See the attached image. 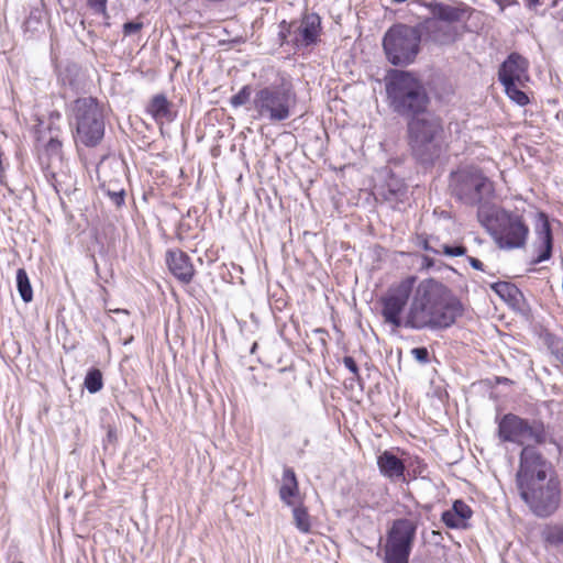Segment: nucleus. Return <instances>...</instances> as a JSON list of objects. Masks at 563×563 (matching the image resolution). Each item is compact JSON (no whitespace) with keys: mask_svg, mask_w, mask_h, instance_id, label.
<instances>
[{"mask_svg":"<svg viewBox=\"0 0 563 563\" xmlns=\"http://www.w3.org/2000/svg\"><path fill=\"white\" fill-rule=\"evenodd\" d=\"M516 485L520 498L538 518L553 516L562 501L561 483L550 462L532 445L520 453Z\"/></svg>","mask_w":563,"mask_h":563,"instance_id":"obj_1","label":"nucleus"},{"mask_svg":"<svg viewBox=\"0 0 563 563\" xmlns=\"http://www.w3.org/2000/svg\"><path fill=\"white\" fill-rule=\"evenodd\" d=\"M462 302L442 283L429 278L411 294L405 328L415 330L446 329L463 314Z\"/></svg>","mask_w":563,"mask_h":563,"instance_id":"obj_2","label":"nucleus"},{"mask_svg":"<svg viewBox=\"0 0 563 563\" xmlns=\"http://www.w3.org/2000/svg\"><path fill=\"white\" fill-rule=\"evenodd\" d=\"M297 104V93L291 78L282 71L275 79L255 89L250 110L257 121L276 124L288 120Z\"/></svg>","mask_w":563,"mask_h":563,"instance_id":"obj_3","label":"nucleus"},{"mask_svg":"<svg viewBox=\"0 0 563 563\" xmlns=\"http://www.w3.org/2000/svg\"><path fill=\"white\" fill-rule=\"evenodd\" d=\"M388 102L394 112L406 118H420L426 112L430 98L427 89L413 74L390 69L385 77Z\"/></svg>","mask_w":563,"mask_h":563,"instance_id":"obj_4","label":"nucleus"},{"mask_svg":"<svg viewBox=\"0 0 563 563\" xmlns=\"http://www.w3.org/2000/svg\"><path fill=\"white\" fill-rule=\"evenodd\" d=\"M408 139L413 157L422 165H433L448 147L441 120L430 114L408 122Z\"/></svg>","mask_w":563,"mask_h":563,"instance_id":"obj_5","label":"nucleus"},{"mask_svg":"<svg viewBox=\"0 0 563 563\" xmlns=\"http://www.w3.org/2000/svg\"><path fill=\"white\" fill-rule=\"evenodd\" d=\"M76 125V140L88 147L97 146L104 135V117L96 98H77L70 104Z\"/></svg>","mask_w":563,"mask_h":563,"instance_id":"obj_6","label":"nucleus"},{"mask_svg":"<svg viewBox=\"0 0 563 563\" xmlns=\"http://www.w3.org/2000/svg\"><path fill=\"white\" fill-rule=\"evenodd\" d=\"M421 35L418 26L404 23L391 25L383 37L387 60L395 66L412 64L420 52Z\"/></svg>","mask_w":563,"mask_h":563,"instance_id":"obj_7","label":"nucleus"},{"mask_svg":"<svg viewBox=\"0 0 563 563\" xmlns=\"http://www.w3.org/2000/svg\"><path fill=\"white\" fill-rule=\"evenodd\" d=\"M498 435L504 442H512L519 445L526 443L543 444L550 442L556 444L541 420L531 421L514 413L505 415L498 423Z\"/></svg>","mask_w":563,"mask_h":563,"instance_id":"obj_8","label":"nucleus"},{"mask_svg":"<svg viewBox=\"0 0 563 563\" xmlns=\"http://www.w3.org/2000/svg\"><path fill=\"white\" fill-rule=\"evenodd\" d=\"M450 189L464 205L476 206L493 191V185L481 169L471 166L451 173Z\"/></svg>","mask_w":563,"mask_h":563,"instance_id":"obj_9","label":"nucleus"},{"mask_svg":"<svg viewBox=\"0 0 563 563\" xmlns=\"http://www.w3.org/2000/svg\"><path fill=\"white\" fill-rule=\"evenodd\" d=\"M489 233L503 250L520 249L526 245L529 228L519 214L498 210L490 219Z\"/></svg>","mask_w":563,"mask_h":563,"instance_id":"obj_10","label":"nucleus"},{"mask_svg":"<svg viewBox=\"0 0 563 563\" xmlns=\"http://www.w3.org/2000/svg\"><path fill=\"white\" fill-rule=\"evenodd\" d=\"M416 532V522L406 518L396 519L387 532L384 563H409Z\"/></svg>","mask_w":563,"mask_h":563,"instance_id":"obj_11","label":"nucleus"},{"mask_svg":"<svg viewBox=\"0 0 563 563\" xmlns=\"http://www.w3.org/2000/svg\"><path fill=\"white\" fill-rule=\"evenodd\" d=\"M416 280L415 276H408L398 284L390 286L380 298L384 321L393 325L394 329L405 327L401 313L408 305Z\"/></svg>","mask_w":563,"mask_h":563,"instance_id":"obj_12","label":"nucleus"},{"mask_svg":"<svg viewBox=\"0 0 563 563\" xmlns=\"http://www.w3.org/2000/svg\"><path fill=\"white\" fill-rule=\"evenodd\" d=\"M529 62L518 53H511L501 63L498 69V80L503 84H520L526 86L529 81Z\"/></svg>","mask_w":563,"mask_h":563,"instance_id":"obj_13","label":"nucleus"},{"mask_svg":"<svg viewBox=\"0 0 563 563\" xmlns=\"http://www.w3.org/2000/svg\"><path fill=\"white\" fill-rule=\"evenodd\" d=\"M321 32V19L316 13L305 14L300 22H296L294 37L290 42L296 48H306L318 42Z\"/></svg>","mask_w":563,"mask_h":563,"instance_id":"obj_14","label":"nucleus"},{"mask_svg":"<svg viewBox=\"0 0 563 563\" xmlns=\"http://www.w3.org/2000/svg\"><path fill=\"white\" fill-rule=\"evenodd\" d=\"M38 159L47 181L58 191L55 184V168L60 165L63 159L62 142L56 137H51L40 152Z\"/></svg>","mask_w":563,"mask_h":563,"instance_id":"obj_15","label":"nucleus"},{"mask_svg":"<svg viewBox=\"0 0 563 563\" xmlns=\"http://www.w3.org/2000/svg\"><path fill=\"white\" fill-rule=\"evenodd\" d=\"M537 240L534 243V250L538 253L531 263L540 264L548 261L552 256L553 249V235L548 217L544 213L539 214V220L536 227Z\"/></svg>","mask_w":563,"mask_h":563,"instance_id":"obj_16","label":"nucleus"},{"mask_svg":"<svg viewBox=\"0 0 563 563\" xmlns=\"http://www.w3.org/2000/svg\"><path fill=\"white\" fill-rule=\"evenodd\" d=\"M166 264L169 272L181 283L189 284L195 275L190 257L180 250H169L166 253Z\"/></svg>","mask_w":563,"mask_h":563,"instance_id":"obj_17","label":"nucleus"},{"mask_svg":"<svg viewBox=\"0 0 563 563\" xmlns=\"http://www.w3.org/2000/svg\"><path fill=\"white\" fill-rule=\"evenodd\" d=\"M430 9L434 19L448 23L460 22L468 18L471 10L465 4L450 5L442 2H431Z\"/></svg>","mask_w":563,"mask_h":563,"instance_id":"obj_18","label":"nucleus"},{"mask_svg":"<svg viewBox=\"0 0 563 563\" xmlns=\"http://www.w3.org/2000/svg\"><path fill=\"white\" fill-rule=\"evenodd\" d=\"M377 466L380 474L391 481L405 478L406 466L404 462L390 451H384L377 456Z\"/></svg>","mask_w":563,"mask_h":563,"instance_id":"obj_19","label":"nucleus"},{"mask_svg":"<svg viewBox=\"0 0 563 563\" xmlns=\"http://www.w3.org/2000/svg\"><path fill=\"white\" fill-rule=\"evenodd\" d=\"M156 123L172 122L175 119L173 104L164 93H157L152 97L145 109Z\"/></svg>","mask_w":563,"mask_h":563,"instance_id":"obj_20","label":"nucleus"},{"mask_svg":"<svg viewBox=\"0 0 563 563\" xmlns=\"http://www.w3.org/2000/svg\"><path fill=\"white\" fill-rule=\"evenodd\" d=\"M299 493L296 474L291 467H285L283 472L279 497L287 506H292V498Z\"/></svg>","mask_w":563,"mask_h":563,"instance_id":"obj_21","label":"nucleus"},{"mask_svg":"<svg viewBox=\"0 0 563 563\" xmlns=\"http://www.w3.org/2000/svg\"><path fill=\"white\" fill-rule=\"evenodd\" d=\"M380 194L386 201L391 205H396L404 201L407 195V189L401 183L395 181L388 184L386 188H383Z\"/></svg>","mask_w":563,"mask_h":563,"instance_id":"obj_22","label":"nucleus"},{"mask_svg":"<svg viewBox=\"0 0 563 563\" xmlns=\"http://www.w3.org/2000/svg\"><path fill=\"white\" fill-rule=\"evenodd\" d=\"M492 289L505 301H517L521 296L519 288L508 282H497L492 285Z\"/></svg>","mask_w":563,"mask_h":563,"instance_id":"obj_23","label":"nucleus"},{"mask_svg":"<svg viewBox=\"0 0 563 563\" xmlns=\"http://www.w3.org/2000/svg\"><path fill=\"white\" fill-rule=\"evenodd\" d=\"M16 287L18 291L21 296V299L24 302H30L33 299V290L27 276V273L24 268H19L16 271Z\"/></svg>","mask_w":563,"mask_h":563,"instance_id":"obj_24","label":"nucleus"},{"mask_svg":"<svg viewBox=\"0 0 563 563\" xmlns=\"http://www.w3.org/2000/svg\"><path fill=\"white\" fill-rule=\"evenodd\" d=\"M294 523L302 533H309L311 530L310 516L302 506H296L292 509Z\"/></svg>","mask_w":563,"mask_h":563,"instance_id":"obj_25","label":"nucleus"},{"mask_svg":"<svg viewBox=\"0 0 563 563\" xmlns=\"http://www.w3.org/2000/svg\"><path fill=\"white\" fill-rule=\"evenodd\" d=\"M84 385L90 394H96L101 390L103 386L102 373L98 368H91L86 377Z\"/></svg>","mask_w":563,"mask_h":563,"instance_id":"obj_26","label":"nucleus"},{"mask_svg":"<svg viewBox=\"0 0 563 563\" xmlns=\"http://www.w3.org/2000/svg\"><path fill=\"white\" fill-rule=\"evenodd\" d=\"M542 538L547 543L553 545L563 544V526L549 525L542 531Z\"/></svg>","mask_w":563,"mask_h":563,"instance_id":"obj_27","label":"nucleus"},{"mask_svg":"<svg viewBox=\"0 0 563 563\" xmlns=\"http://www.w3.org/2000/svg\"><path fill=\"white\" fill-rule=\"evenodd\" d=\"M506 95L519 106L529 103L528 96L520 89V84H503Z\"/></svg>","mask_w":563,"mask_h":563,"instance_id":"obj_28","label":"nucleus"},{"mask_svg":"<svg viewBox=\"0 0 563 563\" xmlns=\"http://www.w3.org/2000/svg\"><path fill=\"white\" fill-rule=\"evenodd\" d=\"M252 89L250 85L243 86L238 93L231 97L230 104L233 108H239L245 106L246 103H251Z\"/></svg>","mask_w":563,"mask_h":563,"instance_id":"obj_29","label":"nucleus"},{"mask_svg":"<svg viewBox=\"0 0 563 563\" xmlns=\"http://www.w3.org/2000/svg\"><path fill=\"white\" fill-rule=\"evenodd\" d=\"M548 346L551 354L561 363H563V339L555 335L548 336Z\"/></svg>","mask_w":563,"mask_h":563,"instance_id":"obj_30","label":"nucleus"},{"mask_svg":"<svg viewBox=\"0 0 563 563\" xmlns=\"http://www.w3.org/2000/svg\"><path fill=\"white\" fill-rule=\"evenodd\" d=\"M452 511L461 519L463 523L473 515L471 507L463 500H455L452 506Z\"/></svg>","mask_w":563,"mask_h":563,"instance_id":"obj_31","label":"nucleus"},{"mask_svg":"<svg viewBox=\"0 0 563 563\" xmlns=\"http://www.w3.org/2000/svg\"><path fill=\"white\" fill-rule=\"evenodd\" d=\"M295 26L296 21L288 23L287 21L284 20L279 23L278 37L280 40L282 45L291 43L290 40H288V37H294Z\"/></svg>","mask_w":563,"mask_h":563,"instance_id":"obj_32","label":"nucleus"},{"mask_svg":"<svg viewBox=\"0 0 563 563\" xmlns=\"http://www.w3.org/2000/svg\"><path fill=\"white\" fill-rule=\"evenodd\" d=\"M107 2L108 0H87V5L93 14L101 15L108 20L109 13L107 10Z\"/></svg>","mask_w":563,"mask_h":563,"instance_id":"obj_33","label":"nucleus"},{"mask_svg":"<svg viewBox=\"0 0 563 563\" xmlns=\"http://www.w3.org/2000/svg\"><path fill=\"white\" fill-rule=\"evenodd\" d=\"M441 519L446 527L452 528V529H459V528L465 527V523H463L461 521V519L456 517V515L452 511V509L445 510L442 514Z\"/></svg>","mask_w":563,"mask_h":563,"instance_id":"obj_34","label":"nucleus"},{"mask_svg":"<svg viewBox=\"0 0 563 563\" xmlns=\"http://www.w3.org/2000/svg\"><path fill=\"white\" fill-rule=\"evenodd\" d=\"M107 196L110 198L112 203L120 208L125 203V190L119 189V190H107Z\"/></svg>","mask_w":563,"mask_h":563,"instance_id":"obj_35","label":"nucleus"},{"mask_svg":"<svg viewBox=\"0 0 563 563\" xmlns=\"http://www.w3.org/2000/svg\"><path fill=\"white\" fill-rule=\"evenodd\" d=\"M123 34L124 36H130L140 32L143 29V22L140 21H131L123 24Z\"/></svg>","mask_w":563,"mask_h":563,"instance_id":"obj_36","label":"nucleus"},{"mask_svg":"<svg viewBox=\"0 0 563 563\" xmlns=\"http://www.w3.org/2000/svg\"><path fill=\"white\" fill-rule=\"evenodd\" d=\"M466 252L463 245H443V253L448 256H462Z\"/></svg>","mask_w":563,"mask_h":563,"instance_id":"obj_37","label":"nucleus"},{"mask_svg":"<svg viewBox=\"0 0 563 563\" xmlns=\"http://www.w3.org/2000/svg\"><path fill=\"white\" fill-rule=\"evenodd\" d=\"M343 364L357 379L360 378L357 364L352 356H344Z\"/></svg>","mask_w":563,"mask_h":563,"instance_id":"obj_38","label":"nucleus"},{"mask_svg":"<svg viewBox=\"0 0 563 563\" xmlns=\"http://www.w3.org/2000/svg\"><path fill=\"white\" fill-rule=\"evenodd\" d=\"M411 353L413 357L421 363H427L429 361V352L426 347H415Z\"/></svg>","mask_w":563,"mask_h":563,"instance_id":"obj_39","label":"nucleus"},{"mask_svg":"<svg viewBox=\"0 0 563 563\" xmlns=\"http://www.w3.org/2000/svg\"><path fill=\"white\" fill-rule=\"evenodd\" d=\"M65 89H64V97H68V90H71L73 92L77 93L81 89V85L77 79H69L68 86L64 81Z\"/></svg>","mask_w":563,"mask_h":563,"instance_id":"obj_40","label":"nucleus"},{"mask_svg":"<svg viewBox=\"0 0 563 563\" xmlns=\"http://www.w3.org/2000/svg\"><path fill=\"white\" fill-rule=\"evenodd\" d=\"M467 261L474 269L482 272L484 271V264L479 260L470 256Z\"/></svg>","mask_w":563,"mask_h":563,"instance_id":"obj_41","label":"nucleus"},{"mask_svg":"<svg viewBox=\"0 0 563 563\" xmlns=\"http://www.w3.org/2000/svg\"><path fill=\"white\" fill-rule=\"evenodd\" d=\"M313 333L320 335L321 343L323 345H325L327 342H325V338L324 336L328 335V331L325 329H323V328H317V329L313 330Z\"/></svg>","mask_w":563,"mask_h":563,"instance_id":"obj_42","label":"nucleus"},{"mask_svg":"<svg viewBox=\"0 0 563 563\" xmlns=\"http://www.w3.org/2000/svg\"><path fill=\"white\" fill-rule=\"evenodd\" d=\"M432 265H433V260L428 257V256H423V258H422V267L429 268Z\"/></svg>","mask_w":563,"mask_h":563,"instance_id":"obj_43","label":"nucleus"},{"mask_svg":"<svg viewBox=\"0 0 563 563\" xmlns=\"http://www.w3.org/2000/svg\"><path fill=\"white\" fill-rule=\"evenodd\" d=\"M423 249L426 251H429V252H433V253H439L438 250L433 249L430 244H429V241H424L423 243Z\"/></svg>","mask_w":563,"mask_h":563,"instance_id":"obj_44","label":"nucleus"},{"mask_svg":"<svg viewBox=\"0 0 563 563\" xmlns=\"http://www.w3.org/2000/svg\"><path fill=\"white\" fill-rule=\"evenodd\" d=\"M107 438L109 441L115 440V438H117L115 431L113 429H109V431L107 433Z\"/></svg>","mask_w":563,"mask_h":563,"instance_id":"obj_45","label":"nucleus"},{"mask_svg":"<svg viewBox=\"0 0 563 563\" xmlns=\"http://www.w3.org/2000/svg\"><path fill=\"white\" fill-rule=\"evenodd\" d=\"M527 1V7L529 8H536L537 5L540 4V0H526Z\"/></svg>","mask_w":563,"mask_h":563,"instance_id":"obj_46","label":"nucleus"},{"mask_svg":"<svg viewBox=\"0 0 563 563\" xmlns=\"http://www.w3.org/2000/svg\"><path fill=\"white\" fill-rule=\"evenodd\" d=\"M112 312L114 313H122V314H129V311L125 310V309H114V310H111Z\"/></svg>","mask_w":563,"mask_h":563,"instance_id":"obj_47","label":"nucleus"},{"mask_svg":"<svg viewBox=\"0 0 563 563\" xmlns=\"http://www.w3.org/2000/svg\"><path fill=\"white\" fill-rule=\"evenodd\" d=\"M256 349H257V343L255 342V343H253V345L251 347V353L252 354L255 353Z\"/></svg>","mask_w":563,"mask_h":563,"instance_id":"obj_48","label":"nucleus"},{"mask_svg":"<svg viewBox=\"0 0 563 563\" xmlns=\"http://www.w3.org/2000/svg\"><path fill=\"white\" fill-rule=\"evenodd\" d=\"M446 41H452V37L451 36H448L446 40H444L443 42H446Z\"/></svg>","mask_w":563,"mask_h":563,"instance_id":"obj_49","label":"nucleus"}]
</instances>
